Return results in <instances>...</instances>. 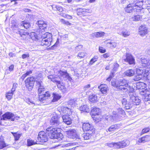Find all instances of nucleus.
Wrapping results in <instances>:
<instances>
[{"label":"nucleus","mask_w":150,"mask_h":150,"mask_svg":"<svg viewBox=\"0 0 150 150\" xmlns=\"http://www.w3.org/2000/svg\"><path fill=\"white\" fill-rule=\"evenodd\" d=\"M90 87L91 85L90 84H88L85 86L83 88V91H86Z\"/></svg>","instance_id":"61"},{"label":"nucleus","mask_w":150,"mask_h":150,"mask_svg":"<svg viewBox=\"0 0 150 150\" xmlns=\"http://www.w3.org/2000/svg\"><path fill=\"white\" fill-rule=\"evenodd\" d=\"M57 74L59 76L66 78L69 81H71L72 80V78L69 75V74L66 71H63L61 70H59L58 71Z\"/></svg>","instance_id":"13"},{"label":"nucleus","mask_w":150,"mask_h":150,"mask_svg":"<svg viewBox=\"0 0 150 150\" xmlns=\"http://www.w3.org/2000/svg\"><path fill=\"white\" fill-rule=\"evenodd\" d=\"M110 41V40H107L105 41V43L106 44L108 47H110V46L111 45V42Z\"/></svg>","instance_id":"60"},{"label":"nucleus","mask_w":150,"mask_h":150,"mask_svg":"<svg viewBox=\"0 0 150 150\" xmlns=\"http://www.w3.org/2000/svg\"><path fill=\"white\" fill-rule=\"evenodd\" d=\"M120 116H119L118 115L116 114L115 112H113V115L107 116L106 117V119L109 121L110 122H112L114 120H118V118H119Z\"/></svg>","instance_id":"19"},{"label":"nucleus","mask_w":150,"mask_h":150,"mask_svg":"<svg viewBox=\"0 0 150 150\" xmlns=\"http://www.w3.org/2000/svg\"><path fill=\"white\" fill-rule=\"evenodd\" d=\"M111 45L110 47L111 48H114L116 47L117 45V43L115 42H111Z\"/></svg>","instance_id":"63"},{"label":"nucleus","mask_w":150,"mask_h":150,"mask_svg":"<svg viewBox=\"0 0 150 150\" xmlns=\"http://www.w3.org/2000/svg\"><path fill=\"white\" fill-rule=\"evenodd\" d=\"M101 112V110L98 108L94 107L92 108L91 111V114L93 116L99 115Z\"/></svg>","instance_id":"25"},{"label":"nucleus","mask_w":150,"mask_h":150,"mask_svg":"<svg viewBox=\"0 0 150 150\" xmlns=\"http://www.w3.org/2000/svg\"><path fill=\"white\" fill-rule=\"evenodd\" d=\"M129 96L130 101L132 104V106L134 105H138L139 104L140 100L138 97H135L132 94H130Z\"/></svg>","instance_id":"12"},{"label":"nucleus","mask_w":150,"mask_h":150,"mask_svg":"<svg viewBox=\"0 0 150 150\" xmlns=\"http://www.w3.org/2000/svg\"><path fill=\"white\" fill-rule=\"evenodd\" d=\"M137 88L139 90V94L142 96V99L144 102H147L150 100V91L143 89V86H145V84L141 82L138 83L137 84Z\"/></svg>","instance_id":"3"},{"label":"nucleus","mask_w":150,"mask_h":150,"mask_svg":"<svg viewBox=\"0 0 150 150\" xmlns=\"http://www.w3.org/2000/svg\"><path fill=\"white\" fill-rule=\"evenodd\" d=\"M36 83L37 87L38 88V93H41L44 91L45 89L42 81L41 80H37Z\"/></svg>","instance_id":"17"},{"label":"nucleus","mask_w":150,"mask_h":150,"mask_svg":"<svg viewBox=\"0 0 150 150\" xmlns=\"http://www.w3.org/2000/svg\"><path fill=\"white\" fill-rule=\"evenodd\" d=\"M24 101L28 104L30 103L34 104L33 101L30 100L29 98H25L24 99Z\"/></svg>","instance_id":"59"},{"label":"nucleus","mask_w":150,"mask_h":150,"mask_svg":"<svg viewBox=\"0 0 150 150\" xmlns=\"http://www.w3.org/2000/svg\"><path fill=\"white\" fill-rule=\"evenodd\" d=\"M118 81H112L111 84L114 87H115L117 88V89H118Z\"/></svg>","instance_id":"50"},{"label":"nucleus","mask_w":150,"mask_h":150,"mask_svg":"<svg viewBox=\"0 0 150 150\" xmlns=\"http://www.w3.org/2000/svg\"><path fill=\"white\" fill-rule=\"evenodd\" d=\"M30 36L33 40L36 41L38 40V36L37 35V34L35 32L31 33Z\"/></svg>","instance_id":"39"},{"label":"nucleus","mask_w":150,"mask_h":150,"mask_svg":"<svg viewBox=\"0 0 150 150\" xmlns=\"http://www.w3.org/2000/svg\"><path fill=\"white\" fill-rule=\"evenodd\" d=\"M36 79L38 80H41L42 81L43 79L42 74L41 73H39L37 76Z\"/></svg>","instance_id":"54"},{"label":"nucleus","mask_w":150,"mask_h":150,"mask_svg":"<svg viewBox=\"0 0 150 150\" xmlns=\"http://www.w3.org/2000/svg\"><path fill=\"white\" fill-rule=\"evenodd\" d=\"M68 110V108L66 107L62 106L61 108V110L63 113L67 114V111Z\"/></svg>","instance_id":"52"},{"label":"nucleus","mask_w":150,"mask_h":150,"mask_svg":"<svg viewBox=\"0 0 150 150\" xmlns=\"http://www.w3.org/2000/svg\"><path fill=\"white\" fill-rule=\"evenodd\" d=\"M118 89L126 92L130 88V86L128 83V82L126 80L123 79L118 81Z\"/></svg>","instance_id":"4"},{"label":"nucleus","mask_w":150,"mask_h":150,"mask_svg":"<svg viewBox=\"0 0 150 150\" xmlns=\"http://www.w3.org/2000/svg\"><path fill=\"white\" fill-rule=\"evenodd\" d=\"M98 57L97 56H95L93 57L90 60V64L92 65L93 63L96 62L97 60Z\"/></svg>","instance_id":"49"},{"label":"nucleus","mask_w":150,"mask_h":150,"mask_svg":"<svg viewBox=\"0 0 150 150\" xmlns=\"http://www.w3.org/2000/svg\"><path fill=\"white\" fill-rule=\"evenodd\" d=\"M77 14L78 15H81L83 14V13L84 12H88L89 11V10L85 8H79L77 9Z\"/></svg>","instance_id":"34"},{"label":"nucleus","mask_w":150,"mask_h":150,"mask_svg":"<svg viewBox=\"0 0 150 150\" xmlns=\"http://www.w3.org/2000/svg\"><path fill=\"white\" fill-rule=\"evenodd\" d=\"M61 21L62 23L63 24H66L67 25H71V24L69 22L65 21L64 19H62L61 20Z\"/></svg>","instance_id":"56"},{"label":"nucleus","mask_w":150,"mask_h":150,"mask_svg":"<svg viewBox=\"0 0 150 150\" xmlns=\"http://www.w3.org/2000/svg\"><path fill=\"white\" fill-rule=\"evenodd\" d=\"M99 52L101 53H104L106 52L105 49L102 47H100L99 48Z\"/></svg>","instance_id":"58"},{"label":"nucleus","mask_w":150,"mask_h":150,"mask_svg":"<svg viewBox=\"0 0 150 150\" xmlns=\"http://www.w3.org/2000/svg\"><path fill=\"white\" fill-rule=\"evenodd\" d=\"M125 58L124 59L125 62H127L129 64H134L135 63L134 57L131 54L126 53L125 54Z\"/></svg>","instance_id":"8"},{"label":"nucleus","mask_w":150,"mask_h":150,"mask_svg":"<svg viewBox=\"0 0 150 150\" xmlns=\"http://www.w3.org/2000/svg\"><path fill=\"white\" fill-rule=\"evenodd\" d=\"M36 144V142L33 140L30 139L27 140V144L28 146H31Z\"/></svg>","instance_id":"48"},{"label":"nucleus","mask_w":150,"mask_h":150,"mask_svg":"<svg viewBox=\"0 0 150 150\" xmlns=\"http://www.w3.org/2000/svg\"><path fill=\"white\" fill-rule=\"evenodd\" d=\"M63 122L67 125H70L71 123V119L69 115H65L62 116Z\"/></svg>","instance_id":"24"},{"label":"nucleus","mask_w":150,"mask_h":150,"mask_svg":"<svg viewBox=\"0 0 150 150\" xmlns=\"http://www.w3.org/2000/svg\"><path fill=\"white\" fill-rule=\"evenodd\" d=\"M20 25L21 26H24V28L26 29L29 28L30 26V23L27 21H24L22 22L21 23H20Z\"/></svg>","instance_id":"36"},{"label":"nucleus","mask_w":150,"mask_h":150,"mask_svg":"<svg viewBox=\"0 0 150 150\" xmlns=\"http://www.w3.org/2000/svg\"><path fill=\"white\" fill-rule=\"evenodd\" d=\"M79 110L81 111L86 112H89L90 110L89 107L87 105L81 106L79 108Z\"/></svg>","instance_id":"31"},{"label":"nucleus","mask_w":150,"mask_h":150,"mask_svg":"<svg viewBox=\"0 0 150 150\" xmlns=\"http://www.w3.org/2000/svg\"><path fill=\"white\" fill-rule=\"evenodd\" d=\"M37 140L40 142L42 144L47 142L48 140V138L46 133L43 131H41L38 133Z\"/></svg>","instance_id":"6"},{"label":"nucleus","mask_w":150,"mask_h":150,"mask_svg":"<svg viewBox=\"0 0 150 150\" xmlns=\"http://www.w3.org/2000/svg\"><path fill=\"white\" fill-rule=\"evenodd\" d=\"M148 32L147 28L145 25H142L139 27V33L141 36H144Z\"/></svg>","instance_id":"18"},{"label":"nucleus","mask_w":150,"mask_h":150,"mask_svg":"<svg viewBox=\"0 0 150 150\" xmlns=\"http://www.w3.org/2000/svg\"><path fill=\"white\" fill-rule=\"evenodd\" d=\"M13 93L11 92L10 91H9L6 93V97L8 100H10L13 97Z\"/></svg>","instance_id":"43"},{"label":"nucleus","mask_w":150,"mask_h":150,"mask_svg":"<svg viewBox=\"0 0 150 150\" xmlns=\"http://www.w3.org/2000/svg\"><path fill=\"white\" fill-rule=\"evenodd\" d=\"M130 33L126 30H122V33L120 35H122L124 37H126L130 35Z\"/></svg>","instance_id":"42"},{"label":"nucleus","mask_w":150,"mask_h":150,"mask_svg":"<svg viewBox=\"0 0 150 150\" xmlns=\"http://www.w3.org/2000/svg\"><path fill=\"white\" fill-rule=\"evenodd\" d=\"M89 99L90 102L95 103L98 101L97 96L96 95L93 94L89 97Z\"/></svg>","instance_id":"32"},{"label":"nucleus","mask_w":150,"mask_h":150,"mask_svg":"<svg viewBox=\"0 0 150 150\" xmlns=\"http://www.w3.org/2000/svg\"><path fill=\"white\" fill-rule=\"evenodd\" d=\"M119 65L117 62L115 63L113 65V71H116L119 68Z\"/></svg>","instance_id":"46"},{"label":"nucleus","mask_w":150,"mask_h":150,"mask_svg":"<svg viewBox=\"0 0 150 150\" xmlns=\"http://www.w3.org/2000/svg\"><path fill=\"white\" fill-rule=\"evenodd\" d=\"M117 113L116 112V114L120 116L118 120L121 119V117L124 116L125 115V111L121 108H119L117 110Z\"/></svg>","instance_id":"28"},{"label":"nucleus","mask_w":150,"mask_h":150,"mask_svg":"<svg viewBox=\"0 0 150 150\" xmlns=\"http://www.w3.org/2000/svg\"><path fill=\"white\" fill-rule=\"evenodd\" d=\"M18 25L16 23H15L14 24H12L11 26L12 28L14 29V30H16V29L18 27Z\"/></svg>","instance_id":"64"},{"label":"nucleus","mask_w":150,"mask_h":150,"mask_svg":"<svg viewBox=\"0 0 150 150\" xmlns=\"http://www.w3.org/2000/svg\"><path fill=\"white\" fill-rule=\"evenodd\" d=\"M142 77V76L137 74L134 77L133 80L135 81H139L141 79Z\"/></svg>","instance_id":"51"},{"label":"nucleus","mask_w":150,"mask_h":150,"mask_svg":"<svg viewBox=\"0 0 150 150\" xmlns=\"http://www.w3.org/2000/svg\"><path fill=\"white\" fill-rule=\"evenodd\" d=\"M76 102V99H71L69 101V105H71L72 107H74L75 105Z\"/></svg>","instance_id":"45"},{"label":"nucleus","mask_w":150,"mask_h":150,"mask_svg":"<svg viewBox=\"0 0 150 150\" xmlns=\"http://www.w3.org/2000/svg\"><path fill=\"white\" fill-rule=\"evenodd\" d=\"M47 78L53 82H55L59 88L62 89V88L64 87L63 86L61 85V81L57 79L56 78L54 77L53 75H49L47 76Z\"/></svg>","instance_id":"16"},{"label":"nucleus","mask_w":150,"mask_h":150,"mask_svg":"<svg viewBox=\"0 0 150 150\" xmlns=\"http://www.w3.org/2000/svg\"><path fill=\"white\" fill-rule=\"evenodd\" d=\"M29 54L28 52H26L25 54H23L22 55V57L23 59H25L26 58L28 57Z\"/></svg>","instance_id":"62"},{"label":"nucleus","mask_w":150,"mask_h":150,"mask_svg":"<svg viewBox=\"0 0 150 150\" xmlns=\"http://www.w3.org/2000/svg\"><path fill=\"white\" fill-rule=\"evenodd\" d=\"M14 114L10 112H7L2 115L1 120H10L12 121H14Z\"/></svg>","instance_id":"14"},{"label":"nucleus","mask_w":150,"mask_h":150,"mask_svg":"<svg viewBox=\"0 0 150 150\" xmlns=\"http://www.w3.org/2000/svg\"><path fill=\"white\" fill-rule=\"evenodd\" d=\"M125 75L128 76H131L134 75V71L132 69H129L126 70L124 72Z\"/></svg>","instance_id":"33"},{"label":"nucleus","mask_w":150,"mask_h":150,"mask_svg":"<svg viewBox=\"0 0 150 150\" xmlns=\"http://www.w3.org/2000/svg\"><path fill=\"white\" fill-rule=\"evenodd\" d=\"M122 105L125 106V108L127 110L129 109L132 107V104L129 101L128 103L127 100L126 98H122L121 100Z\"/></svg>","instance_id":"22"},{"label":"nucleus","mask_w":150,"mask_h":150,"mask_svg":"<svg viewBox=\"0 0 150 150\" xmlns=\"http://www.w3.org/2000/svg\"><path fill=\"white\" fill-rule=\"evenodd\" d=\"M82 128L84 132L85 131L91 132H93L94 129L93 126L89 123H83Z\"/></svg>","instance_id":"11"},{"label":"nucleus","mask_w":150,"mask_h":150,"mask_svg":"<svg viewBox=\"0 0 150 150\" xmlns=\"http://www.w3.org/2000/svg\"><path fill=\"white\" fill-rule=\"evenodd\" d=\"M121 125L119 124H116L111 125L108 129V130L110 132L115 130L119 129Z\"/></svg>","instance_id":"27"},{"label":"nucleus","mask_w":150,"mask_h":150,"mask_svg":"<svg viewBox=\"0 0 150 150\" xmlns=\"http://www.w3.org/2000/svg\"><path fill=\"white\" fill-rule=\"evenodd\" d=\"M53 99L52 100V102H55L57 101L58 100L60 99L61 97V96L58 94L54 93L53 95Z\"/></svg>","instance_id":"40"},{"label":"nucleus","mask_w":150,"mask_h":150,"mask_svg":"<svg viewBox=\"0 0 150 150\" xmlns=\"http://www.w3.org/2000/svg\"><path fill=\"white\" fill-rule=\"evenodd\" d=\"M67 134L69 137L71 138H77V137L76 130L74 129H71L67 131Z\"/></svg>","instance_id":"20"},{"label":"nucleus","mask_w":150,"mask_h":150,"mask_svg":"<svg viewBox=\"0 0 150 150\" xmlns=\"http://www.w3.org/2000/svg\"><path fill=\"white\" fill-rule=\"evenodd\" d=\"M105 33L104 32H97L92 33L91 35L93 37L99 38L104 36Z\"/></svg>","instance_id":"30"},{"label":"nucleus","mask_w":150,"mask_h":150,"mask_svg":"<svg viewBox=\"0 0 150 150\" xmlns=\"http://www.w3.org/2000/svg\"><path fill=\"white\" fill-rule=\"evenodd\" d=\"M18 32L21 37H24L29 35V33L23 30H19Z\"/></svg>","instance_id":"41"},{"label":"nucleus","mask_w":150,"mask_h":150,"mask_svg":"<svg viewBox=\"0 0 150 150\" xmlns=\"http://www.w3.org/2000/svg\"><path fill=\"white\" fill-rule=\"evenodd\" d=\"M85 53L83 52H79L78 54L77 57L80 58H83L85 56Z\"/></svg>","instance_id":"55"},{"label":"nucleus","mask_w":150,"mask_h":150,"mask_svg":"<svg viewBox=\"0 0 150 150\" xmlns=\"http://www.w3.org/2000/svg\"><path fill=\"white\" fill-rule=\"evenodd\" d=\"M149 131V127H146L143 129L141 135L148 132Z\"/></svg>","instance_id":"53"},{"label":"nucleus","mask_w":150,"mask_h":150,"mask_svg":"<svg viewBox=\"0 0 150 150\" xmlns=\"http://www.w3.org/2000/svg\"><path fill=\"white\" fill-rule=\"evenodd\" d=\"M144 2V0H134L133 4L137 8V12H140V10L143 9L142 6Z\"/></svg>","instance_id":"9"},{"label":"nucleus","mask_w":150,"mask_h":150,"mask_svg":"<svg viewBox=\"0 0 150 150\" xmlns=\"http://www.w3.org/2000/svg\"><path fill=\"white\" fill-rule=\"evenodd\" d=\"M92 133L89 132L84 133L82 134V136L84 139H88L91 137V134Z\"/></svg>","instance_id":"35"},{"label":"nucleus","mask_w":150,"mask_h":150,"mask_svg":"<svg viewBox=\"0 0 150 150\" xmlns=\"http://www.w3.org/2000/svg\"><path fill=\"white\" fill-rule=\"evenodd\" d=\"M98 88L103 94H106L108 91V87L105 84H101L98 86Z\"/></svg>","instance_id":"23"},{"label":"nucleus","mask_w":150,"mask_h":150,"mask_svg":"<svg viewBox=\"0 0 150 150\" xmlns=\"http://www.w3.org/2000/svg\"><path fill=\"white\" fill-rule=\"evenodd\" d=\"M136 72L137 75L142 76V77L143 76L145 77L147 75V74L146 73H144V70L142 69H137Z\"/></svg>","instance_id":"37"},{"label":"nucleus","mask_w":150,"mask_h":150,"mask_svg":"<svg viewBox=\"0 0 150 150\" xmlns=\"http://www.w3.org/2000/svg\"><path fill=\"white\" fill-rule=\"evenodd\" d=\"M139 64L142 67L150 68V60L146 58H142L140 59Z\"/></svg>","instance_id":"10"},{"label":"nucleus","mask_w":150,"mask_h":150,"mask_svg":"<svg viewBox=\"0 0 150 150\" xmlns=\"http://www.w3.org/2000/svg\"><path fill=\"white\" fill-rule=\"evenodd\" d=\"M150 140V136L147 135L139 139L138 142L139 143H144Z\"/></svg>","instance_id":"26"},{"label":"nucleus","mask_w":150,"mask_h":150,"mask_svg":"<svg viewBox=\"0 0 150 150\" xmlns=\"http://www.w3.org/2000/svg\"><path fill=\"white\" fill-rule=\"evenodd\" d=\"M39 93V99L41 102H42L43 101L45 100L48 97L50 96V94L49 92H46L44 94L42 95L40 94L41 93Z\"/></svg>","instance_id":"21"},{"label":"nucleus","mask_w":150,"mask_h":150,"mask_svg":"<svg viewBox=\"0 0 150 150\" xmlns=\"http://www.w3.org/2000/svg\"><path fill=\"white\" fill-rule=\"evenodd\" d=\"M35 81V79L33 77L28 78L25 81V86L29 91L33 88Z\"/></svg>","instance_id":"7"},{"label":"nucleus","mask_w":150,"mask_h":150,"mask_svg":"<svg viewBox=\"0 0 150 150\" xmlns=\"http://www.w3.org/2000/svg\"><path fill=\"white\" fill-rule=\"evenodd\" d=\"M82 48V45H79L76 46L75 48V51L76 52H78Z\"/></svg>","instance_id":"57"},{"label":"nucleus","mask_w":150,"mask_h":150,"mask_svg":"<svg viewBox=\"0 0 150 150\" xmlns=\"http://www.w3.org/2000/svg\"><path fill=\"white\" fill-rule=\"evenodd\" d=\"M136 8L133 4H129L127 5V6L125 9V11L127 13H130L132 12L135 11H136L137 12H137Z\"/></svg>","instance_id":"15"},{"label":"nucleus","mask_w":150,"mask_h":150,"mask_svg":"<svg viewBox=\"0 0 150 150\" xmlns=\"http://www.w3.org/2000/svg\"><path fill=\"white\" fill-rule=\"evenodd\" d=\"M36 24L39 27V34L41 36L42 40L40 41V45L45 46V47H49L51 44L52 35L51 34L48 32L44 33L45 29L47 26V22L40 20L38 21Z\"/></svg>","instance_id":"1"},{"label":"nucleus","mask_w":150,"mask_h":150,"mask_svg":"<svg viewBox=\"0 0 150 150\" xmlns=\"http://www.w3.org/2000/svg\"><path fill=\"white\" fill-rule=\"evenodd\" d=\"M129 144V140H125L117 143H111L110 144L109 146L116 148H122L128 146Z\"/></svg>","instance_id":"5"},{"label":"nucleus","mask_w":150,"mask_h":150,"mask_svg":"<svg viewBox=\"0 0 150 150\" xmlns=\"http://www.w3.org/2000/svg\"><path fill=\"white\" fill-rule=\"evenodd\" d=\"M11 133L13 136L15 141H17L19 139L20 137V134H17V132H11Z\"/></svg>","instance_id":"44"},{"label":"nucleus","mask_w":150,"mask_h":150,"mask_svg":"<svg viewBox=\"0 0 150 150\" xmlns=\"http://www.w3.org/2000/svg\"><path fill=\"white\" fill-rule=\"evenodd\" d=\"M50 122V124L57 127L53 128L50 127L46 129L47 133L48 134L50 138L51 139H58L62 137V134L60 133L62 129L60 128L59 125L61 122L59 121V118L57 115L53 116L51 118Z\"/></svg>","instance_id":"2"},{"label":"nucleus","mask_w":150,"mask_h":150,"mask_svg":"<svg viewBox=\"0 0 150 150\" xmlns=\"http://www.w3.org/2000/svg\"><path fill=\"white\" fill-rule=\"evenodd\" d=\"M8 144L6 143L4 141L3 137L1 136L0 137V149H2L4 148L7 146Z\"/></svg>","instance_id":"29"},{"label":"nucleus","mask_w":150,"mask_h":150,"mask_svg":"<svg viewBox=\"0 0 150 150\" xmlns=\"http://www.w3.org/2000/svg\"><path fill=\"white\" fill-rule=\"evenodd\" d=\"M52 9L55 11H58L60 12H62L63 11V8L60 6L53 5L52 6Z\"/></svg>","instance_id":"38"},{"label":"nucleus","mask_w":150,"mask_h":150,"mask_svg":"<svg viewBox=\"0 0 150 150\" xmlns=\"http://www.w3.org/2000/svg\"><path fill=\"white\" fill-rule=\"evenodd\" d=\"M142 18V17L140 15H137L132 17V18L133 21H137L140 20Z\"/></svg>","instance_id":"47"}]
</instances>
